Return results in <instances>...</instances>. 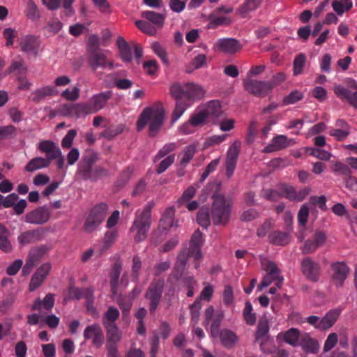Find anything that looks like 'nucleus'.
<instances>
[{
    "label": "nucleus",
    "instance_id": "nucleus-18",
    "mask_svg": "<svg viewBox=\"0 0 357 357\" xmlns=\"http://www.w3.org/2000/svg\"><path fill=\"white\" fill-rule=\"evenodd\" d=\"M242 48L240 43L234 38H226L218 39L214 44L215 50L221 51L226 54H234Z\"/></svg>",
    "mask_w": 357,
    "mask_h": 357
},
{
    "label": "nucleus",
    "instance_id": "nucleus-35",
    "mask_svg": "<svg viewBox=\"0 0 357 357\" xmlns=\"http://www.w3.org/2000/svg\"><path fill=\"white\" fill-rule=\"evenodd\" d=\"M117 45L121 59L125 62H130L132 57V49L128 43L122 37H119L117 39Z\"/></svg>",
    "mask_w": 357,
    "mask_h": 357
},
{
    "label": "nucleus",
    "instance_id": "nucleus-6",
    "mask_svg": "<svg viewBox=\"0 0 357 357\" xmlns=\"http://www.w3.org/2000/svg\"><path fill=\"white\" fill-rule=\"evenodd\" d=\"M261 266L264 271L267 272L263 278L261 284L259 285V289L261 291L264 288L267 287L273 282H275V285L280 288L284 281L283 277L280 275V271L276 264L268 259L261 261Z\"/></svg>",
    "mask_w": 357,
    "mask_h": 357
},
{
    "label": "nucleus",
    "instance_id": "nucleus-1",
    "mask_svg": "<svg viewBox=\"0 0 357 357\" xmlns=\"http://www.w3.org/2000/svg\"><path fill=\"white\" fill-rule=\"evenodd\" d=\"M213 202L209 215L207 208H202L197 213V222L203 227L206 228L210 224V217L215 225L225 224L230 215L232 202L225 199L223 195H215L213 197Z\"/></svg>",
    "mask_w": 357,
    "mask_h": 357
},
{
    "label": "nucleus",
    "instance_id": "nucleus-61",
    "mask_svg": "<svg viewBox=\"0 0 357 357\" xmlns=\"http://www.w3.org/2000/svg\"><path fill=\"white\" fill-rule=\"evenodd\" d=\"M37 263V258L33 254H29L28 258L22 268V274L26 275L31 273L32 268Z\"/></svg>",
    "mask_w": 357,
    "mask_h": 357
},
{
    "label": "nucleus",
    "instance_id": "nucleus-43",
    "mask_svg": "<svg viewBox=\"0 0 357 357\" xmlns=\"http://www.w3.org/2000/svg\"><path fill=\"white\" fill-rule=\"evenodd\" d=\"M189 120L197 130L208 121L206 116H204L200 108H198V109L191 115Z\"/></svg>",
    "mask_w": 357,
    "mask_h": 357
},
{
    "label": "nucleus",
    "instance_id": "nucleus-47",
    "mask_svg": "<svg viewBox=\"0 0 357 357\" xmlns=\"http://www.w3.org/2000/svg\"><path fill=\"white\" fill-rule=\"evenodd\" d=\"M74 118L84 117L87 114H92L88 103L80 102L74 104Z\"/></svg>",
    "mask_w": 357,
    "mask_h": 357
},
{
    "label": "nucleus",
    "instance_id": "nucleus-30",
    "mask_svg": "<svg viewBox=\"0 0 357 357\" xmlns=\"http://www.w3.org/2000/svg\"><path fill=\"white\" fill-rule=\"evenodd\" d=\"M341 310L336 308L330 310L322 319L321 330H327L332 327L340 315Z\"/></svg>",
    "mask_w": 357,
    "mask_h": 357
},
{
    "label": "nucleus",
    "instance_id": "nucleus-14",
    "mask_svg": "<svg viewBox=\"0 0 357 357\" xmlns=\"http://www.w3.org/2000/svg\"><path fill=\"white\" fill-rule=\"evenodd\" d=\"M50 218L49 209L45 206H41L28 213L25 216V222L33 225H43L46 223Z\"/></svg>",
    "mask_w": 357,
    "mask_h": 357
},
{
    "label": "nucleus",
    "instance_id": "nucleus-55",
    "mask_svg": "<svg viewBox=\"0 0 357 357\" xmlns=\"http://www.w3.org/2000/svg\"><path fill=\"white\" fill-rule=\"evenodd\" d=\"M186 264L185 254L181 253L177 258V261L174 268V273L176 277H180L183 271Z\"/></svg>",
    "mask_w": 357,
    "mask_h": 357
},
{
    "label": "nucleus",
    "instance_id": "nucleus-7",
    "mask_svg": "<svg viewBox=\"0 0 357 357\" xmlns=\"http://www.w3.org/2000/svg\"><path fill=\"white\" fill-rule=\"evenodd\" d=\"M245 89L256 96L264 97L266 96L272 89L273 85L269 82L258 81L256 79L245 77L243 79Z\"/></svg>",
    "mask_w": 357,
    "mask_h": 357
},
{
    "label": "nucleus",
    "instance_id": "nucleus-26",
    "mask_svg": "<svg viewBox=\"0 0 357 357\" xmlns=\"http://www.w3.org/2000/svg\"><path fill=\"white\" fill-rule=\"evenodd\" d=\"M199 108L208 121L218 119L221 113L220 105L217 100L211 101Z\"/></svg>",
    "mask_w": 357,
    "mask_h": 357
},
{
    "label": "nucleus",
    "instance_id": "nucleus-58",
    "mask_svg": "<svg viewBox=\"0 0 357 357\" xmlns=\"http://www.w3.org/2000/svg\"><path fill=\"white\" fill-rule=\"evenodd\" d=\"M74 104L65 103L58 108V114L67 117L74 118Z\"/></svg>",
    "mask_w": 357,
    "mask_h": 357
},
{
    "label": "nucleus",
    "instance_id": "nucleus-24",
    "mask_svg": "<svg viewBox=\"0 0 357 357\" xmlns=\"http://www.w3.org/2000/svg\"><path fill=\"white\" fill-rule=\"evenodd\" d=\"M89 65L94 70H96L99 67H108L110 70L114 68L112 61H110L107 58V55L103 52H96L93 54L89 57Z\"/></svg>",
    "mask_w": 357,
    "mask_h": 357
},
{
    "label": "nucleus",
    "instance_id": "nucleus-50",
    "mask_svg": "<svg viewBox=\"0 0 357 357\" xmlns=\"http://www.w3.org/2000/svg\"><path fill=\"white\" fill-rule=\"evenodd\" d=\"M121 273L120 266L115 264L111 273V286L113 295L117 294L118 280Z\"/></svg>",
    "mask_w": 357,
    "mask_h": 357
},
{
    "label": "nucleus",
    "instance_id": "nucleus-46",
    "mask_svg": "<svg viewBox=\"0 0 357 357\" xmlns=\"http://www.w3.org/2000/svg\"><path fill=\"white\" fill-rule=\"evenodd\" d=\"M306 62V56L304 54H299L296 56L294 61V75H298L303 73Z\"/></svg>",
    "mask_w": 357,
    "mask_h": 357
},
{
    "label": "nucleus",
    "instance_id": "nucleus-9",
    "mask_svg": "<svg viewBox=\"0 0 357 357\" xmlns=\"http://www.w3.org/2000/svg\"><path fill=\"white\" fill-rule=\"evenodd\" d=\"M349 87L355 91L351 92L348 89L340 84L334 86V93L342 100H347L351 106L357 109V82L354 79H349Z\"/></svg>",
    "mask_w": 357,
    "mask_h": 357
},
{
    "label": "nucleus",
    "instance_id": "nucleus-23",
    "mask_svg": "<svg viewBox=\"0 0 357 357\" xmlns=\"http://www.w3.org/2000/svg\"><path fill=\"white\" fill-rule=\"evenodd\" d=\"M38 149L46 154V158L50 161L61 156V151L54 142L50 140H43L38 143Z\"/></svg>",
    "mask_w": 357,
    "mask_h": 357
},
{
    "label": "nucleus",
    "instance_id": "nucleus-63",
    "mask_svg": "<svg viewBox=\"0 0 357 357\" xmlns=\"http://www.w3.org/2000/svg\"><path fill=\"white\" fill-rule=\"evenodd\" d=\"M76 135H77V132L75 130H74V129L69 130L68 131L67 134L66 135V136L63 138V139L61 141L62 147L64 149L70 148L73 144V139L75 137Z\"/></svg>",
    "mask_w": 357,
    "mask_h": 357
},
{
    "label": "nucleus",
    "instance_id": "nucleus-20",
    "mask_svg": "<svg viewBox=\"0 0 357 357\" xmlns=\"http://www.w3.org/2000/svg\"><path fill=\"white\" fill-rule=\"evenodd\" d=\"M224 314L222 312L214 314V308L209 306L205 311V321L207 324L211 322V333L214 337L218 335V330L220 323L223 319Z\"/></svg>",
    "mask_w": 357,
    "mask_h": 357
},
{
    "label": "nucleus",
    "instance_id": "nucleus-4",
    "mask_svg": "<svg viewBox=\"0 0 357 357\" xmlns=\"http://www.w3.org/2000/svg\"><path fill=\"white\" fill-rule=\"evenodd\" d=\"M151 224V207L149 206L136 212L135 218L130 229L135 242L139 243L146 239Z\"/></svg>",
    "mask_w": 357,
    "mask_h": 357
},
{
    "label": "nucleus",
    "instance_id": "nucleus-64",
    "mask_svg": "<svg viewBox=\"0 0 357 357\" xmlns=\"http://www.w3.org/2000/svg\"><path fill=\"white\" fill-rule=\"evenodd\" d=\"M144 70L147 75H154L158 69V66L155 60H149L143 65Z\"/></svg>",
    "mask_w": 357,
    "mask_h": 357
},
{
    "label": "nucleus",
    "instance_id": "nucleus-10",
    "mask_svg": "<svg viewBox=\"0 0 357 357\" xmlns=\"http://www.w3.org/2000/svg\"><path fill=\"white\" fill-rule=\"evenodd\" d=\"M164 282L162 280L153 282L148 289L146 298L150 301V312L153 313L158 307L162 297Z\"/></svg>",
    "mask_w": 357,
    "mask_h": 357
},
{
    "label": "nucleus",
    "instance_id": "nucleus-44",
    "mask_svg": "<svg viewBox=\"0 0 357 357\" xmlns=\"http://www.w3.org/2000/svg\"><path fill=\"white\" fill-rule=\"evenodd\" d=\"M117 237L118 232L116 230L106 232L103 239V245L99 248L100 253L108 249L116 241Z\"/></svg>",
    "mask_w": 357,
    "mask_h": 357
},
{
    "label": "nucleus",
    "instance_id": "nucleus-3",
    "mask_svg": "<svg viewBox=\"0 0 357 357\" xmlns=\"http://www.w3.org/2000/svg\"><path fill=\"white\" fill-rule=\"evenodd\" d=\"M205 90L197 84L187 82L185 84L174 83L170 87V93L175 99L182 98L190 105L203 98Z\"/></svg>",
    "mask_w": 357,
    "mask_h": 357
},
{
    "label": "nucleus",
    "instance_id": "nucleus-57",
    "mask_svg": "<svg viewBox=\"0 0 357 357\" xmlns=\"http://www.w3.org/2000/svg\"><path fill=\"white\" fill-rule=\"evenodd\" d=\"M337 341H338L337 334L335 333H330L328 335V337L324 342V351L328 352V351H331L333 348L335 347V346L337 343Z\"/></svg>",
    "mask_w": 357,
    "mask_h": 357
},
{
    "label": "nucleus",
    "instance_id": "nucleus-12",
    "mask_svg": "<svg viewBox=\"0 0 357 357\" xmlns=\"http://www.w3.org/2000/svg\"><path fill=\"white\" fill-rule=\"evenodd\" d=\"M204 243L202 234L199 230H197L193 234L190 245L188 250V257L193 258L195 260V267L197 268L199 266V261L202 259V255L201 253V247Z\"/></svg>",
    "mask_w": 357,
    "mask_h": 357
},
{
    "label": "nucleus",
    "instance_id": "nucleus-36",
    "mask_svg": "<svg viewBox=\"0 0 357 357\" xmlns=\"http://www.w3.org/2000/svg\"><path fill=\"white\" fill-rule=\"evenodd\" d=\"M104 172L105 170L100 167H96L92 169L90 166L80 165L78 169V173L82 175L84 179H96L97 175Z\"/></svg>",
    "mask_w": 357,
    "mask_h": 357
},
{
    "label": "nucleus",
    "instance_id": "nucleus-29",
    "mask_svg": "<svg viewBox=\"0 0 357 357\" xmlns=\"http://www.w3.org/2000/svg\"><path fill=\"white\" fill-rule=\"evenodd\" d=\"M174 209L172 207L167 208L160 221V227L163 229H168L172 227H177V221H174Z\"/></svg>",
    "mask_w": 357,
    "mask_h": 357
},
{
    "label": "nucleus",
    "instance_id": "nucleus-25",
    "mask_svg": "<svg viewBox=\"0 0 357 357\" xmlns=\"http://www.w3.org/2000/svg\"><path fill=\"white\" fill-rule=\"evenodd\" d=\"M293 143H294V139H288L286 136L280 135L274 137L271 143L264 148V151L266 153L274 152L284 149Z\"/></svg>",
    "mask_w": 357,
    "mask_h": 357
},
{
    "label": "nucleus",
    "instance_id": "nucleus-33",
    "mask_svg": "<svg viewBox=\"0 0 357 357\" xmlns=\"http://www.w3.org/2000/svg\"><path fill=\"white\" fill-rule=\"evenodd\" d=\"M54 304V295L48 294L44 299L41 301L40 298L36 299L31 307L32 310H41L43 309L50 310Z\"/></svg>",
    "mask_w": 357,
    "mask_h": 357
},
{
    "label": "nucleus",
    "instance_id": "nucleus-51",
    "mask_svg": "<svg viewBox=\"0 0 357 357\" xmlns=\"http://www.w3.org/2000/svg\"><path fill=\"white\" fill-rule=\"evenodd\" d=\"M303 98V93L298 90L291 91L288 96L284 98L283 105H288L295 104Z\"/></svg>",
    "mask_w": 357,
    "mask_h": 357
},
{
    "label": "nucleus",
    "instance_id": "nucleus-5",
    "mask_svg": "<svg viewBox=\"0 0 357 357\" xmlns=\"http://www.w3.org/2000/svg\"><path fill=\"white\" fill-rule=\"evenodd\" d=\"M109 206L101 202L94 206L90 211L84 225V230L91 233L96 230L108 213Z\"/></svg>",
    "mask_w": 357,
    "mask_h": 357
},
{
    "label": "nucleus",
    "instance_id": "nucleus-49",
    "mask_svg": "<svg viewBox=\"0 0 357 357\" xmlns=\"http://www.w3.org/2000/svg\"><path fill=\"white\" fill-rule=\"evenodd\" d=\"M243 317L248 325H254L256 322V314L252 312V306L250 302L247 301L243 312Z\"/></svg>",
    "mask_w": 357,
    "mask_h": 357
},
{
    "label": "nucleus",
    "instance_id": "nucleus-22",
    "mask_svg": "<svg viewBox=\"0 0 357 357\" xmlns=\"http://www.w3.org/2000/svg\"><path fill=\"white\" fill-rule=\"evenodd\" d=\"M303 334L296 328H291L283 333H280L277 335L278 340H282L285 343L292 346L298 347Z\"/></svg>",
    "mask_w": 357,
    "mask_h": 357
},
{
    "label": "nucleus",
    "instance_id": "nucleus-38",
    "mask_svg": "<svg viewBox=\"0 0 357 357\" xmlns=\"http://www.w3.org/2000/svg\"><path fill=\"white\" fill-rule=\"evenodd\" d=\"M196 150V146L194 144L188 145L183 149L178 155L180 163L182 166H185L190 162L194 157Z\"/></svg>",
    "mask_w": 357,
    "mask_h": 357
},
{
    "label": "nucleus",
    "instance_id": "nucleus-16",
    "mask_svg": "<svg viewBox=\"0 0 357 357\" xmlns=\"http://www.w3.org/2000/svg\"><path fill=\"white\" fill-rule=\"evenodd\" d=\"M112 91H107L93 95L88 101L92 114L103 109L107 101L112 98Z\"/></svg>",
    "mask_w": 357,
    "mask_h": 357
},
{
    "label": "nucleus",
    "instance_id": "nucleus-42",
    "mask_svg": "<svg viewBox=\"0 0 357 357\" xmlns=\"http://www.w3.org/2000/svg\"><path fill=\"white\" fill-rule=\"evenodd\" d=\"M206 65L207 58L206 55L204 54H199L193 58L186 71L188 73H191L192 70L203 68Z\"/></svg>",
    "mask_w": 357,
    "mask_h": 357
},
{
    "label": "nucleus",
    "instance_id": "nucleus-56",
    "mask_svg": "<svg viewBox=\"0 0 357 357\" xmlns=\"http://www.w3.org/2000/svg\"><path fill=\"white\" fill-rule=\"evenodd\" d=\"M17 32L15 29L6 28L3 31V36L6 40V45L7 47L12 46L14 43V39L17 36Z\"/></svg>",
    "mask_w": 357,
    "mask_h": 357
},
{
    "label": "nucleus",
    "instance_id": "nucleus-34",
    "mask_svg": "<svg viewBox=\"0 0 357 357\" xmlns=\"http://www.w3.org/2000/svg\"><path fill=\"white\" fill-rule=\"evenodd\" d=\"M50 161L47 158L36 157L31 159L25 166V170L29 172L49 167Z\"/></svg>",
    "mask_w": 357,
    "mask_h": 357
},
{
    "label": "nucleus",
    "instance_id": "nucleus-59",
    "mask_svg": "<svg viewBox=\"0 0 357 357\" xmlns=\"http://www.w3.org/2000/svg\"><path fill=\"white\" fill-rule=\"evenodd\" d=\"M151 49L153 51V52L157 54L160 58V59L162 60V61L167 65L168 64V58L167 56V54H166V52H165V50H164V48L160 45V43L155 42V43H153L152 45H151Z\"/></svg>",
    "mask_w": 357,
    "mask_h": 357
},
{
    "label": "nucleus",
    "instance_id": "nucleus-53",
    "mask_svg": "<svg viewBox=\"0 0 357 357\" xmlns=\"http://www.w3.org/2000/svg\"><path fill=\"white\" fill-rule=\"evenodd\" d=\"M61 96L67 100L75 101L79 96V89L77 86L66 89L61 93Z\"/></svg>",
    "mask_w": 357,
    "mask_h": 357
},
{
    "label": "nucleus",
    "instance_id": "nucleus-37",
    "mask_svg": "<svg viewBox=\"0 0 357 357\" xmlns=\"http://www.w3.org/2000/svg\"><path fill=\"white\" fill-rule=\"evenodd\" d=\"M142 16L160 28L163 26L165 19V15L151 10L144 11Z\"/></svg>",
    "mask_w": 357,
    "mask_h": 357
},
{
    "label": "nucleus",
    "instance_id": "nucleus-8",
    "mask_svg": "<svg viewBox=\"0 0 357 357\" xmlns=\"http://www.w3.org/2000/svg\"><path fill=\"white\" fill-rule=\"evenodd\" d=\"M86 299L87 311L92 315H96V309L93 305V291L89 289H77L75 287H70L68 291V296L65 298L67 299Z\"/></svg>",
    "mask_w": 357,
    "mask_h": 357
},
{
    "label": "nucleus",
    "instance_id": "nucleus-48",
    "mask_svg": "<svg viewBox=\"0 0 357 357\" xmlns=\"http://www.w3.org/2000/svg\"><path fill=\"white\" fill-rule=\"evenodd\" d=\"M222 301L224 305L227 307L232 306L234 303V290L229 284L225 286L222 291Z\"/></svg>",
    "mask_w": 357,
    "mask_h": 357
},
{
    "label": "nucleus",
    "instance_id": "nucleus-11",
    "mask_svg": "<svg viewBox=\"0 0 357 357\" xmlns=\"http://www.w3.org/2000/svg\"><path fill=\"white\" fill-rule=\"evenodd\" d=\"M40 41L35 36L26 35L21 38L20 41V50L28 56H36L40 52Z\"/></svg>",
    "mask_w": 357,
    "mask_h": 357
},
{
    "label": "nucleus",
    "instance_id": "nucleus-41",
    "mask_svg": "<svg viewBox=\"0 0 357 357\" xmlns=\"http://www.w3.org/2000/svg\"><path fill=\"white\" fill-rule=\"evenodd\" d=\"M39 231H27L22 233L17 238L19 243L22 245H26L32 243H34L38 240Z\"/></svg>",
    "mask_w": 357,
    "mask_h": 357
},
{
    "label": "nucleus",
    "instance_id": "nucleus-60",
    "mask_svg": "<svg viewBox=\"0 0 357 357\" xmlns=\"http://www.w3.org/2000/svg\"><path fill=\"white\" fill-rule=\"evenodd\" d=\"M213 292V287L208 283H205V287L202 289L199 298L197 300H199V301H201V300H204L209 302L212 298Z\"/></svg>",
    "mask_w": 357,
    "mask_h": 357
},
{
    "label": "nucleus",
    "instance_id": "nucleus-39",
    "mask_svg": "<svg viewBox=\"0 0 357 357\" xmlns=\"http://www.w3.org/2000/svg\"><path fill=\"white\" fill-rule=\"evenodd\" d=\"M58 93V90L52 86H45L38 89L33 93V100L36 102L40 101L41 99L48 96H55Z\"/></svg>",
    "mask_w": 357,
    "mask_h": 357
},
{
    "label": "nucleus",
    "instance_id": "nucleus-40",
    "mask_svg": "<svg viewBox=\"0 0 357 357\" xmlns=\"http://www.w3.org/2000/svg\"><path fill=\"white\" fill-rule=\"evenodd\" d=\"M269 241L277 245H284L289 243L290 238L288 233L276 231L269 235Z\"/></svg>",
    "mask_w": 357,
    "mask_h": 357
},
{
    "label": "nucleus",
    "instance_id": "nucleus-54",
    "mask_svg": "<svg viewBox=\"0 0 357 357\" xmlns=\"http://www.w3.org/2000/svg\"><path fill=\"white\" fill-rule=\"evenodd\" d=\"M135 24L139 29L146 34L153 36L156 33V29L147 22L138 20L136 21Z\"/></svg>",
    "mask_w": 357,
    "mask_h": 357
},
{
    "label": "nucleus",
    "instance_id": "nucleus-27",
    "mask_svg": "<svg viewBox=\"0 0 357 357\" xmlns=\"http://www.w3.org/2000/svg\"><path fill=\"white\" fill-rule=\"evenodd\" d=\"M107 331V344H116L121 340L122 334L115 323L104 322Z\"/></svg>",
    "mask_w": 357,
    "mask_h": 357
},
{
    "label": "nucleus",
    "instance_id": "nucleus-28",
    "mask_svg": "<svg viewBox=\"0 0 357 357\" xmlns=\"http://www.w3.org/2000/svg\"><path fill=\"white\" fill-rule=\"evenodd\" d=\"M299 346H301L305 351L312 354L317 353L319 349V342L312 338L307 333L303 334Z\"/></svg>",
    "mask_w": 357,
    "mask_h": 357
},
{
    "label": "nucleus",
    "instance_id": "nucleus-2",
    "mask_svg": "<svg viewBox=\"0 0 357 357\" xmlns=\"http://www.w3.org/2000/svg\"><path fill=\"white\" fill-rule=\"evenodd\" d=\"M165 116V110L160 105L146 107L141 113L137 121V130H141L146 125H149V135L155 136L160 130L164 123Z\"/></svg>",
    "mask_w": 357,
    "mask_h": 357
},
{
    "label": "nucleus",
    "instance_id": "nucleus-62",
    "mask_svg": "<svg viewBox=\"0 0 357 357\" xmlns=\"http://www.w3.org/2000/svg\"><path fill=\"white\" fill-rule=\"evenodd\" d=\"M119 310L114 307H109L107 311L105 313L103 323L104 322H112L114 323V321L119 318Z\"/></svg>",
    "mask_w": 357,
    "mask_h": 357
},
{
    "label": "nucleus",
    "instance_id": "nucleus-32",
    "mask_svg": "<svg viewBox=\"0 0 357 357\" xmlns=\"http://www.w3.org/2000/svg\"><path fill=\"white\" fill-rule=\"evenodd\" d=\"M218 335L222 344L226 347H233L238 340L236 333L229 329H222Z\"/></svg>",
    "mask_w": 357,
    "mask_h": 357
},
{
    "label": "nucleus",
    "instance_id": "nucleus-31",
    "mask_svg": "<svg viewBox=\"0 0 357 357\" xmlns=\"http://www.w3.org/2000/svg\"><path fill=\"white\" fill-rule=\"evenodd\" d=\"M176 100L175 107L171 116L172 125L174 124L190 106V103H188L182 98L176 99Z\"/></svg>",
    "mask_w": 357,
    "mask_h": 357
},
{
    "label": "nucleus",
    "instance_id": "nucleus-52",
    "mask_svg": "<svg viewBox=\"0 0 357 357\" xmlns=\"http://www.w3.org/2000/svg\"><path fill=\"white\" fill-rule=\"evenodd\" d=\"M308 151L310 155L322 160H328L332 156L330 152L319 148H310Z\"/></svg>",
    "mask_w": 357,
    "mask_h": 357
},
{
    "label": "nucleus",
    "instance_id": "nucleus-21",
    "mask_svg": "<svg viewBox=\"0 0 357 357\" xmlns=\"http://www.w3.org/2000/svg\"><path fill=\"white\" fill-rule=\"evenodd\" d=\"M331 268L333 284L337 287L342 286L349 273V267L343 262H335L331 265Z\"/></svg>",
    "mask_w": 357,
    "mask_h": 357
},
{
    "label": "nucleus",
    "instance_id": "nucleus-17",
    "mask_svg": "<svg viewBox=\"0 0 357 357\" xmlns=\"http://www.w3.org/2000/svg\"><path fill=\"white\" fill-rule=\"evenodd\" d=\"M84 337L85 340L92 339L93 345L97 348L100 347L105 340L101 327L96 324H91L85 328Z\"/></svg>",
    "mask_w": 357,
    "mask_h": 357
},
{
    "label": "nucleus",
    "instance_id": "nucleus-45",
    "mask_svg": "<svg viewBox=\"0 0 357 357\" xmlns=\"http://www.w3.org/2000/svg\"><path fill=\"white\" fill-rule=\"evenodd\" d=\"M25 13L32 20H37L40 17V11L33 0H27Z\"/></svg>",
    "mask_w": 357,
    "mask_h": 357
},
{
    "label": "nucleus",
    "instance_id": "nucleus-15",
    "mask_svg": "<svg viewBox=\"0 0 357 357\" xmlns=\"http://www.w3.org/2000/svg\"><path fill=\"white\" fill-rule=\"evenodd\" d=\"M241 148V142L235 141L229 147L226 158V174L228 177H231L236 168L237 158Z\"/></svg>",
    "mask_w": 357,
    "mask_h": 357
},
{
    "label": "nucleus",
    "instance_id": "nucleus-13",
    "mask_svg": "<svg viewBox=\"0 0 357 357\" xmlns=\"http://www.w3.org/2000/svg\"><path fill=\"white\" fill-rule=\"evenodd\" d=\"M301 271L308 280L316 282L319 278L320 266L310 257H305L301 263Z\"/></svg>",
    "mask_w": 357,
    "mask_h": 357
},
{
    "label": "nucleus",
    "instance_id": "nucleus-19",
    "mask_svg": "<svg viewBox=\"0 0 357 357\" xmlns=\"http://www.w3.org/2000/svg\"><path fill=\"white\" fill-rule=\"evenodd\" d=\"M282 197L295 202H301L308 195L310 190L307 188L301 189L296 191L294 187L287 184H282L279 187Z\"/></svg>",
    "mask_w": 357,
    "mask_h": 357
}]
</instances>
